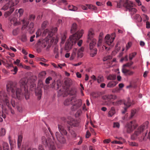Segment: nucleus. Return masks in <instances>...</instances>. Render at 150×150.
<instances>
[{"label": "nucleus", "mask_w": 150, "mask_h": 150, "mask_svg": "<svg viewBox=\"0 0 150 150\" xmlns=\"http://www.w3.org/2000/svg\"><path fill=\"white\" fill-rule=\"evenodd\" d=\"M122 1H120L119 2H117V7L118 8H120L121 7V6H122Z\"/></svg>", "instance_id": "63"}, {"label": "nucleus", "mask_w": 150, "mask_h": 150, "mask_svg": "<svg viewBox=\"0 0 150 150\" xmlns=\"http://www.w3.org/2000/svg\"><path fill=\"white\" fill-rule=\"evenodd\" d=\"M94 35V31L92 29H90L88 31V39L87 40V42H90L89 47L91 50L90 55L91 57H93L97 54V50L96 48H94L93 46L96 43V40L93 38Z\"/></svg>", "instance_id": "4"}, {"label": "nucleus", "mask_w": 150, "mask_h": 150, "mask_svg": "<svg viewBox=\"0 0 150 150\" xmlns=\"http://www.w3.org/2000/svg\"><path fill=\"white\" fill-rule=\"evenodd\" d=\"M84 50V48L83 47H81L79 49L77 52V53L78 57H81L83 56V52Z\"/></svg>", "instance_id": "30"}, {"label": "nucleus", "mask_w": 150, "mask_h": 150, "mask_svg": "<svg viewBox=\"0 0 150 150\" xmlns=\"http://www.w3.org/2000/svg\"><path fill=\"white\" fill-rule=\"evenodd\" d=\"M115 33L112 34L111 37L109 35H107L105 37L106 44H107L108 45H111L113 42L115 38Z\"/></svg>", "instance_id": "13"}, {"label": "nucleus", "mask_w": 150, "mask_h": 150, "mask_svg": "<svg viewBox=\"0 0 150 150\" xmlns=\"http://www.w3.org/2000/svg\"><path fill=\"white\" fill-rule=\"evenodd\" d=\"M34 23L33 22H31L30 24L28 27L30 30V33H33L34 31L33 29Z\"/></svg>", "instance_id": "36"}, {"label": "nucleus", "mask_w": 150, "mask_h": 150, "mask_svg": "<svg viewBox=\"0 0 150 150\" xmlns=\"http://www.w3.org/2000/svg\"><path fill=\"white\" fill-rule=\"evenodd\" d=\"M58 128L60 133L58 132H56L55 133L56 137L58 141L60 143L62 144H64L66 143V140L63 136V134L67 135V132L66 130L64 129V127L61 125L59 124L58 125Z\"/></svg>", "instance_id": "7"}, {"label": "nucleus", "mask_w": 150, "mask_h": 150, "mask_svg": "<svg viewBox=\"0 0 150 150\" xmlns=\"http://www.w3.org/2000/svg\"><path fill=\"white\" fill-rule=\"evenodd\" d=\"M42 143L45 145H47V140L46 139V138L45 136H43L42 137Z\"/></svg>", "instance_id": "49"}, {"label": "nucleus", "mask_w": 150, "mask_h": 150, "mask_svg": "<svg viewBox=\"0 0 150 150\" xmlns=\"http://www.w3.org/2000/svg\"><path fill=\"white\" fill-rule=\"evenodd\" d=\"M16 108L17 109V110L19 112H21L22 111V108L19 105H16Z\"/></svg>", "instance_id": "60"}, {"label": "nucleus", "mask_w": 150, "mask_h": 150, "mask_svg": "<svg viewBox=\"0 0 150 150\" xmlns=\"http://www.w3.org/2000/svg\"><path fill=\"white\" fill-rule=\"evenodd\" d=\"M137 127L135 121H131L127 123L125 127V130L128 133L132 132Z\"/></svg>", "instance_id": "10"}, {"label": "nucleus", "mask_w": 150, "mask_h": 150, "mask_svg": "<svg viewBox=\"0 0 150 150\" xmlns=\"http://www.w3.org/2000/svg\"><path fill=\"white\" fill-rule=\"evenodd\" d=\"M123 103V102L121 100H118L116 102H113L112 103V104L114 106H118L121 105Z\"/></svg>", "instance_id": "41"}, {"label": "nucleus", "mask_w": 150, "mask_h": 150, "mask_svg": "<svg viewBox=\"0 0 150 150\" xmlns=\"http://www.w3.org/2000/svg\"><path fill=\"white\" fill-rule=\"evenodd\" d=\"M129 144L131 146H138V144L134 142H129Z\"/></svg>", "instance_id": "52"}, {"label": "nucleus", "mask_w": 150, "mask_h": 150, "mask_svg": "<svg viewBox=\"0 0 150 150\" xmlns=\"http://www.w3.org/2000/svg\"><path fill=\"white\" fill-rule=\"evenodd\" d=\"M15 9L14 8H10V11H7L4 13V16L5 17H7L9 16L14 11Z\"/></svg>", "instance_id": "29"}, {"label": "nucleus", "mask_w": 150, "mask_h": 150, "mask_svg": "<svg viewBox=\"0 0 150 150\" xmlns=\"http://www.w3.org/2000/svg\"><path fill=\"white\" fill-rule=\"evenodd\" d=\"M2 112H0V116L1 115L2 117L4 118H5L6 117V115L4 114V113H7V110L5 107V105L4 104L2 105Z\"/></svg>", "instance_id": "23"}, {"label": "nucleus", "mask_w": 150, "mask_h": 150, "mask_svg": "<svg viewBox=\"0 0 150 150\" xmlns=\"http://www.w3.org/2000/svg\"><path fill=\"white\" fill-rule=\"evenodd\" d=\"M7 91L8 92L11 91L13 94L16 92V96L17 98L19 99L23 96V93L22 90L21 88H17L16 83L11 82L8 84L6 85Z\"/></svg>", "instance_id": "6"}, {"label": "nucleus", "mask_w": 150, "mask_h": 150, "mask_svg": "<svg viewBox=\"0 0 150 150\" xmlns=\"http://www.w3.org/2000/svg\"><path fill=\"white\" fill-rule=\"evenodd\" d=\"M133 64V62L131 61H130V62H128L127 63L124 64L123 66L124 67H130Z\"/></svg>", "instance_id": "50"}, {"label": "nucleus", "mask_w": 150, "mask_h": 150, "mask_svg": "<svg viewBox=\"0 0 150 150\" xmlns=\"http://www.w3.org/2000/svg\"><path fill=\"white\" fill-rule=\"evenodd\" d=\"M107 79L108 80H114L116 79V76L114 74H110L108 76Z\"/></svg>", "instance_id": "39"}, {"label": "nucleus", "mask_w": 150, "mask_h": 150, "mask_svg": "<svg viewBox=\"0 0 150 150\" xmlns=\"http://www.w3.org/2000/svg\"><path fill=\"white\" fill-rule=\"evenodd\" d=\"M35 16L33 15H31L30 16L29 20L30 21H33L35 18Z\"/></svg>", "instance_id": "58"}, {"label": "nucleus", "mask_w": 150, "mask_h": 150, "mask_svg": "<svg viewBox=\"0 0 150 150\" xmlns=\"http://www.w3.org/2000/svg\"><path fill=\"white\" fill-rule=\"evenodd\" d=\"M66 39V36L65 35H64L62 36L61 42L60 44L61 46L62 44H63L64 43Z\"/></svg>", "instance_id": "51"}, {"label": "nucleus", "mask_w": 150, "mask_h": 150, "mask_svg": "<svg viewBox=\"0 0 150 150\" xmlns=\"http://www.w3.org/2000/svg\"><path fill=\"white\" fill-rule=\"evenodd\" d=\"M6 131L5 129L2 128L0 131V136H3L5 134Z\"/></svg>", "instance_id": "53"}, {"label": "nucleus", "mask_w": 150, "mask_h": 150, "mask_svg": "<svg viewBox=\"0 0 150 150\" xmlns=\"http://www.w3.org/2000/svg\"><path fill=\"white\" fill-rule=\"evenodd\" d=\"M76 53L77 49L76 48H75L73 50L71 56L70 57V59L71 60H73L75 58L76 56Z\"/></svg>", "instance_id": "33"}, {"label": "nucleus", "mask_w": 150, "mask_h": 150, "mask_svg": "<svg viewBox=\"0 0 150 150\" xmlns=\"http://www.w3.org/2000/svg\"><path fill=\"white\" fill-rule=\"evenodd\" d=\"M83 30L77 31L75 33L70 36L68 40L66 42L64 47V50L69 52L72 48V46L75 45L76 41L78 40L82 36Z\"/></svg>", "instance_id": "2"}, {"label": "nucleus", "mask_w": 150, "mask_h": 150, "mask_svg": "<svg viewBox=\"0 0 150 150\" xmlns=\"http://www.w3.org/2000/svg\"><path fill=\"white\" fill-rule=\"evenodd\" d=\"M148 126V123L146 122L139 126L137 129H136L134 134L131 136V138L133 140L136 139L138 136L142 134V138L140 139L141 141L144 140L145 137L146 136L148 130H147Z\"/></svg>", "instance_id": "3"}, {"label": "nucleus", "mask_w": 150, "mask_h": 150, "mask_svg": "<svg viewBox=\"0 0 150 150\" xmlns=\"http://www.w3.org/2000/svg\"><path fill=\"white\" fill-rule=\"evenodd\" d=\"M19 32V30L18 28L13 30L12 31V34L13 35L16 36L17 35Z\"/></svg>", "instance_id": "47"}, {"label": "nucleus", "mask_w": 150, "mask_h": 150, "mask_svg": "<svg viewBox=\"0 0 150 150\" xmlns=\"http://www.w3.org/2000/svg\"><path fill=\"white\" fill-rule=\"evenodd\" d=\"M11 104L13 108H15V107H16V105H18V103H16L13 100H12L11 101Z\"/></svg>", "instance_id": "55"}, {"label": "nucleus", "mask_w": 150, "mask_h": 150, "mask_svg": "<svg viewBox=\"0 0 150 150\" xmlns=\"http://www.w3.org/2000/svg\"><path fill=\"white\" fill-rule=\"evenodd\" d=\"M65 92H67V89L65 90L63 88L60 89L58 91V96H62L63 97H64L65 96H64V95Z\"/></svg>", "instance_id": "31"}, {"label": "nucleus", "mask_w": 150, "mask_h": 150, "mask_svg": "<svg viewBox=\"0 0 150 150\" xmlns=\"http://www.w3.org/2000/svg\"><path fill=\"white\" fill-rule=\"evenodd\" d=\"M137 113V110L135 109H133L131 111L130 115L129 117V119H131L135 117Z\"/></svg>", "instance_id": "24"}, {"label": "nucleus", "mask_w": 150, "mask_h": 150, "mask_svg": "<svg viewBox=\"0 0 150 150\" xmlns=\"http://www.w3.org/2000/svg\"><path fill=\"white\" fill-rule=\"evenodd\" d=\"M39 43H40L41 46L43 48L45 47L47 45V37H46L45 39L41 40H39L38 42V44H39Z\"/></svg>", "instance_id": "21"}, {"label": "nucleus", "mask_w": 150, "mask_h": 150, "mask_svg": "<svg viewBox=\"0 0 150 150\" xmlns=\"http://www.w3.org/2000/svg\"><path fill=\"white\" fill-rule=\"evenodd\" d=\"M77 30V25L76 23H73L72 25L71 32L72 33L75 32Z\"/></svg>", "instance_id": "28"}, {"label": "nucleus", "mask_w": 150, "mask_h": 150, "mask_svg": "<svg viewBox=\"0 0 150 150\" xmlns=\"http://www.w3.org/2000/svg\"><path fill=\"white\" fill-rule=\"evenodd\" d=\"M23 137L21 135H20L18 136V148H19L21 146V144Z\"/></svg>", "instance_id": "37"}, {"label": "nucleus", "mask_w": 150, "mask_h": 150, "mask_svg": "<svg viewBox=\"0 0 150 150\" xmlns=\"http://www.w3.org/2000/svg\"><path fill=\"white\" fill-rule=\"evenodd\" d=\"M112 144H122V142L120 141L114 140L111 142Z\"/></svg>", "instance_id": "59"}, {"label": "nucleus", "mask_w": 150, "mask_h": 150, "mask_svg": "<svg viewBox=\"0 0 150 150\" xmlns=\"http://www.w3.org/2000/svg\"><path fill=\"white\" fill-rule=\"evenodd\" d=\"M31 81L30 79H28L26 78L22 79L20 81L21 88H24L26 92H28V87L30 84H31Z\"/></svg>", "instance_id": "9"}, {"label": "nucleus", "mask_w": 150, "mask_h": 150, "mask_svg": "<svg viewBox=\"0 0 150 150\" xmlns=\"http://www.w3.org/2000/svg\"><path fill=\"white\" fill-rule=\"evenodd\" d=\"M10 4L9 2H8L7 4H6L1 9L4 11H6L9 8H10Z\"/></svg>", "instance_id": "43"}, {"label": "nucleus", "mask_w": 150, "mask_h": 150, "mask_svg": "<svg viewBox=\"0 0 150 150\" xmlns=\"http://www.w3.org/2000/svg\"><path fill=\"white\" fill-rule=\"evenodd\" d=\"M135 18L139 22H141L142 21V18L139 14H137L135 15Z\"/></svg>", "instance_id": "48"}, {"label": "nucleus", "mask_w": 150, "mask_h": 150, "mask_svg": "<svg viewBox=\"0 0 150 150\" xmlns=\"http://www.w3.org/2000/svg\"><path fill=\"white\" fill-rule=\"evenodd\" d=\"M106 98L108 100H114L116 99L117 97L115 95H108Z\"/></svg>", "instance_id": "35"}, {"label": "nucleus", "mask_w": 150, "mask_h": 150, "mask_svg": "<svg viewBox=\"0 0 150 150\" xmlns=\"http://www.w3.org/2000/svg\"><path fill=\"white\" fill-rule=\"evenodd\" d=\"M9 3L10 5V8H13V7L16 5L18 3V1L16 0H9Z\"/></svg>", "instance_id": "27"}, {"label": "nucleus", "mask_w": 150, "mask_h": 150, "mask_svg": "<svg viewBox=\"0 0 150 150\" xmlns=\"http://www.w3.org/2000/svg\"><path fill=\"white\" fill-rule=\"evenodd\" d=\"M132 43L131 42H129L126 45L127 49H128L132 46Z\"/></svg>", "instance_id": "61"}, {"label": "nucleus", "mask_w": 150, "mask_h": 150, "mask_svg": "<svg viewBox=\"0 0 150 150\" xmlns=\"http://www.w3.org/2000/svg\"><path fill=\"white\" fill-rule=\"evenodd\" d=\"M83 10H87L88 8L89 9H92L93 10H96L97 9L96 7L95 6L91 5H87L86 6H81Z\"/></svg>", "instance_id": "20"}, {"label": "nucleus", "mask_w": 150, "mask_h": 150, "mask_svg": "<svg viewBox=\"0 0 150 150\" xmlns=\"http://www.w3.org/2000/svg\"><path fill=\"white\" fill-rule=\"evenodd\" d=\"M115 113V110L114 107H112L108 113V116L111 117Z\"/></svg>", "instance_id": "26"}, {"label": "nucleus", "mask_w": 150, "mask_h": 150, "mask_svg": "<svg viewBox=\"0 0 150 150\" xmlns=\"http://www.w3.org/2000/svg\"><path fill=\"white\" fill-rule=\"evenodd\" d=\"M48 129L52 136L50 138H47V147L49 150H56L55 139L53 137V133L50 127H48Z\"/></svg>", "instance_id": "8"}, {"label": "nucleus", "mask_w": 150, "mask_h": 150, "mask_svg": "<svg viewBox=\"0 0 150 150\" xmlns=\"http://www.w3.org/2000/svg\"><path fill=\"white\" fill-rule=\"evenodd\" d=\"M97 80V82L99 83L103 82L104 81L103 77L101 75H100L98 77Z\"/></svg>", "instance_id": "42"}, {"label": "nucleus", "mask_w": 150, "mask_h": 150, "mask_svg": "<svg viewBox=\"0 0 150 150\" xmlns=\"http://www.w3.org/2000/svg\"><path fill=\"white\" fill-rule=\"evenodd\" d=\"M146 28L148 29L150 28V23L149 21H147L146 22Z\"/></svg>", "instance_id": "64"}, {"label": "nucleus", "mask_w": 150, "mask_h": 150, "mask_svg": "<svg viewBox=\"0 0 150 150\" xmlns=\"http://www.w3.org/2000/svg\"><path fill=\"white\" fill-rule=\"evenodd\" d=\"M122 72L125 76H132L134 73V71L126 68H123Z\"/></svg>", "instance_id": "18"}, {"label": "nucleus", "mask_w": 150, "mask_h": 150, "mask_svg": "<svg viewBox=\"0 0 150 150\" xmlns=\"http://www.w3.org/2000/svg\"><path fill=\"white\" fill-rule=\"evenodd\" d=\"M67 122L68 124L71 126L76 127L78 125L79 122L75 119L71 118L70 117H68Z\"/></svg>", "instance_id": "14"}, {"label": "nucleus", "mask_w": 150, "mask_h": 150, "mask_svg": "<svg viewBox=\"0 0 150 150\" xmlns=\"http://www.w3.org/2000/svg\"><path fill=\"white\" fill-rule=\"evenodd\" d=\"M117 81H109L107 85V87L108 88H112L115 86L117 83Z\"/></svg>", "instance_id": "25"}, {"label": "nucleus", "mask_w": 150, "mask_h": 150, "mask_svg": "<svg viewBox=\"0 0 150 150\" xmlns=\"http://www.w3.org/2000/svg\"><path fill=\"white\" fill-rule=\"evenodd\" d=\"M21 40L23 42H25L27 40V37L25 34H22L21 37Z\"/></svg>", "instance_id": "46"}, {"label": "nucleus", "mask_w": 150, "mask_h": 150, "mask_svg": "<svg viewBox=\"0 0 150 150\" xmlns=\"http://www.w3.org/2000/svg\"><path fill=\"white\" fill-rule=\"evenodd\" d=\"M22 23L23 24L22 28H25L29 24V22L27 20H26L25 19L23 20L22 21Z\"/></svg>", "instance_id": "38"}, {"label": "nucleus", "mask_w": 150, "mask_h": 150, "mask_svg": "<svg viewBox=\"0 0 150 150\" xmlns=\"http://www.w3.org/2000/svg\"><path fill=\"white\" fill-rule=\"evenodd\" d=\"M127 9L130 13L131 15L135 13L137 11V10L129 4H128L127 7Z\"/></svg>", "instance_id": "19"}, {"label": "nucleus", "mask_w": 150, "mask_h": 150, "mask_svg": "<svg viewBox=\"0 0 150 150\" xmlns=\"http://www.w3.org/2000/svg\"><path fill=\"white\" fill-rule=\"evenodd\" d=\"M42 81L41 80H39L38 84V87L35 90V94L38 96V100H40L41 98L42 94L41 87H42Z\"/></svg>", "instance_id": "12"}, {"label": "nucleus", "mask_w": 150, "mask_h": 150, "mask_svg": "<svg viewBox=\"0 0 150 150\" xmlns=\"http://www.w3.org/2000/svg\"><path fill=\"white\" fill-rule=\"evenodd\" d=\"M113 127L115 128H119L120 127V124L118 122H114L113 124Z\"/></svg>", "instance_id": "56"}, {"label": "nucleus", "mask_w": 150, "mask_h": 150, "mask_svg": "<svg viewBox=\"0 0 150 150\" xmlns=\"http://www.w3.org/2000/svg\"><path fill=\"white\" fill-rule=\"evenodd\" d=\"M57 30V29L56 27L52 28L50 30H47V49L52 45L54 47V53H59L58 46L57 45L58 38L55 35Z\"/></svg>", "instance_id": "1"}, {"label": "nucleus", "mask_w": 150, "mask_h": 150, "mask_svg": "<svg viewBox=\"0 0 150 150\" xmlns=\"http://www.w3.org/2000/svg\"><path fill=\"white\" fill-rule=\"evenodd\" d=\"M42 32H41L40 30H38L36 32V37L37 38L41 35L42 37L45 36L47 33V22L44 21L42 25Z\"/></svg>", "instance_id": "11"}, {"label": "nucleus", "mask_w": 150, "mask_h": 150, "mask_svg": "<svg viewBox=\"0 0 150 150\" xmlns=\"http://www.w3.org/2000/svg\"><path fill=\"white\" fill-rule=\"evenodd\" d=\"M142 17L144 21H145L147 20H148L149 19L148 17L145 14H143L142 16Z\"/></svg>", "instance_id": "54"}, {"label": "nucleus", "mask_w": 150, "mask_h": 150, "mask_svg": "<svg viewBox=\"0 0 150 150\" xmlns=\"http://www.w3.org/2000/svg\"><path fill=\"white\" fill-rule=\"evenodd\" d=\"M3 103L5 104L8 107V108L11 109V113L13 114L14 113V111L13 110L11 109V108L10 106V104L9 100L8 99V97L6 95H4L3 96Z\"/></svg>", "instance_id": "15"}, {"label": "nucleus", "mask_w": 150, "mask_h": 150, "mask_svg": "<svg viewBox=\"0 0 150 150\" xmlns=\"http://www.w3.org/2000/svg\"><path fill=\"white\" fill-rule=\"evenodd\" d=\"M68 8L69 10L74 11L77 10V7L74 6L72 5H69L68 6Z\"/></svg>", "instance_id": "44"}, {"label": "nucleus", "mask_w": 150, "mask_h": 150, "mask_svg": "<svg viewBox=\"0 0 150 150\" xmlns=\"http://www.w3.org/2000/svg\"><path fill=\"white\" fill-rule=\"evenodd\" d=\"M123 103L126 106L124 108V110L122 111V113L125 114L126 112L127 109L133 103H132L129 98H127V100L124 101Z\"/></svg>", "instance_id": "16"}, {"label": "nucleus", "mask_w": 150, "mask_h": 150, "mask_svg": "<svg viewBox=\"0 0 150 150\" xmlns=\"http://www.w3.org/2000/svg\"><path fill=\"white\" fill-rule=\"evenodd\" d=\"M64 104L66 106L70 104L72 105L71 109L72 111H75L80 107L82 105V102L81 99H77L75 97H72L66 99L64 101Z\"/></svg>", "instance_id": "5"}, {"label": "nucleus", "mask_w": 150, "mask_h": 150, "mask_svg": "<svg viewBox=\"0 0 150 150\" xmlns=\"http://www.w3.org/2000/svg\"><path fill=\"white\" fill-rule=\"evenodd\" d=\"M62 85V82L60 81H58L57 84V88L58 89Z\"/></svg>", "instance_id": "62"}, {"label": "nucleus", "mask_w": 150, "mask_h": 150, "mask_svg": "<svg viewBox=\"0 0 150 150\" xmlns=\"http://www.w3.org/2000/svg\"><path fill=\"white\" fill-rule=\"evenodd\" d=\"M76 89H71L70 90L67 89V92L65 93V94L64 96H66L68 95H70L71 96H73V97H75L76 98Z\"/></svg>", "instance_id": "17"}, {"label": "nucleus", "mask_w": 150, "mask_h": 150, "mask_svg": "<svg viewBox=\"0 0 150 150\" xmlns=\"http://www.w3.org/2000/svg\"><path fill=\"white\" fill-rule=\"evenodd\" d=\"M13 67V69L12 70H11V71L14 72V73H13V74L15 75L17 73V72L18 71V68L16 66L14 67Z\"/></svg>", "instance_id": "57"}, {"label": "nucleus", "mask_w": 150, "mask_h": 150, "mask_svg": "<svg viewBox=\"0 0 150 150\" xmlns=\"http://www.w3.org/2000/svg\"><path fill=\"white\" fill-rule=\"evenodd\" d=\"M65 83L67 86L69 87L72 84V81L70 79H67L65 81Z\"/></svg>", "instance_id": "34"}, {"label": "nucleus", "mask_w": 150, "mask_h": 150, "mask_svg": "<svg viewBox=\"0 0 150 150\" xmlns=\"http://www.w3.org/2000/svg\"><path fill=\"white\" fill-rule=\"evenodd\" d=\"M2 145V147L0 146V150H10L8 144L6 142H3Z\"/></svg>", "instance_id": "22"}, {"label": "nucleus", "mask_w": 150, "mask_h": 150, "mask_svg": "<svg viewBox=\"0 0 150 150\" xmlns=\"http://www.w3.org/2000/svg\"><path fill=\"white\" fill-rule=\"evenodd\" d=\"M137 54V53L136 52H134L130 54L129 55V59L130 61H131Z\"/></svg>", "instance_id": "45"}, {"label": "nucleus", "mask_w": 150, "mask_h": 150, "mask_svg": "<svg viewBox=\"0 0 150 150\" xmlns=\"http://www.w3.org/2000/svg\"><path fill=\"white\" fill-rule=\"evenodd\" d=\"M68 130L70 134L71 135L72 137H75L76 136V134L74 131L71 129L72 128L71 127H68Z\"/></svg>", "instance_id": "32"}, {"label": "nucleus", "mask_w": 150, "mask_h": 150, "mask_svg": "<svg viewBox=\"0 0 150 150\" xmlns=\"http://www.w3.org/2000/svg\"><path fill=\"white\" fill-rule=\"evenodd\" d=\"M46 74L45 71H43L40 72L38 75V77L40 78H44Z\"/></svg>", "instance_id": "40"}]
</instances>
